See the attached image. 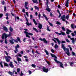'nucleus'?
Wrapping results in <instances>:
<instances>
[{
  "mask_svg": "<svg viewBox=\"0 0 76 76\" xmlns=\"http://www.w3.org/2000/svg\"><path fill=\"white\" fill-rule=\"evenodd\" d=\"M61 47H62V48H63V49H64V51L66 50V54L68 56H69L70 55V53L69 52V49H67V48H66L64 44L61 45Z\"/></svg>",
  "mask_w": 76,
  "mask_h": 76,
  "instance_id": "obj_1",
  "label": "nucleus"
},
{
  "mask_svg": "<svg viewBox=\"0 0 76 76\" xmlns=\"http://www.w3.org/2000/svg\"><path fill=\"white\" fill-rule=\"evenodd\" d=\"M11 36V34H9L7 35L5 33L2 34V39H4V38L6 39L7 37H10Z\"/></svg>",
  "mask_w": 76,
  "mask_h": 76,
  "instance_id": "obj_2",
  "label": "nucleus"
},
{
  "mask_svg": "<svg viewBox=\"0 0 76 76\" xmlns=\"http://www.w3.org/2000/svg\"><path fill=\"white\" fill-rule=\"evenodd\" d=\"M53 39H56V40L57 41V42H58V45H60V43L61 44H64L65 43H66L65 41L63 40L61 41H61L59 40V39H58L57 38H53Z\"/></svg>",
  "mask_w": 76,
  "mask_h": 76,
  "instance_id": "obj_3",
  "label": "nucleus"
},
{
  "mask_svg": "<svg viewBox=\"0 0 76 76\" xmlns=\"http://www.w3.org/2000/svg\"><path fill=\"white\" fill-rule=\"evenodd\" d=\"M24 33H25L26 34V37H28L29 38H30V36L29 35H30L31 36H32L33 35V33H28V32H27L26 31H24Z\"/></svg>",
  "mask_w": 76,
  "mask_h": 76,
  "instance_id": "obj_4",
  "label": "nucleus"
},
{
  "mask_svg": "<svg viewBox=\"0 0 76 76\" xmlns=\"http://www.w3.org/2000/svg\"><path fill=\"white\" fill-rule=\"evenodd\" d=\"M54 61H55L56 63H57L58 64L60 63V67L64 68V66H63V64L61 63V62L58 61L56 59H54Z\"/></svg>",
  "mask_w": 76,
  "mask_h": 76,
  "instance_id": "obj_5",
  "label": "nucleus"
},
{
  "mask_svg": "<svg viewBox=\"0 0 76 76\" xmlns=\"http://www.w3.org/2000/svg\"><path fill=\"white\" fill-rule=\"evenodd\" d=\"M9 42L11 44H14V42H15L17 43H18V42L19 41L18 40L14 39H11V40H10Z\"/></svg>",
  "mask_w": 76,
  "mask_h": 76,
  "instance_id": "obj_6",
  "label": "nucleus"
},
{
  "mask_svg": "<svg viewBox=\"0 0 76 76\" xmlns=\"http://www.w3.org/2000/svg\"><path fill=\"white\" fill-rule=\"evenodd\" d=\"M24 17H25V18H26V21L27 22H26V25L27 26H31L32 24L31 23H28V19H27V18L26 16V14H24Z\"/></svg>",
  "mask_w": 76,
  "mask_h": 76,
  "instance_id": "obj_7",
  "label": "nucleus"
},
{
  "mask_svg": "<svg viewBox=\"0 0 76 76\" xmlns=\"http://www.w3.org/2000/svg\"><path fill=\"white\" fill-rule=\"evenodd\" d=\"M20 46L18 44H17V46H15V50H14V52L15 53H17L16 52H18V48H19Z\"/></svg>",
  "mask_w": 76,
  "mask_h": 76,
  "instance_id": "obj_8",
  "label": "nucleus"
},
{
  "mask_svg": "<svg viewBox=\"0 0 76 76\" xmlns=\"http://www.w3.org/2000/svg\"><path fill=\"white\" fill-rule=\"evenodd\" d=\"M40 40L41 41H44V43L45 44H47L48 42V41H47V40H46L45 39V38H43V39L42 38H40Z\"/></svg>",
  "mask_w": 76,
  "mask_h": 76,
  "instance_id": "obj_9",
  "label": "nucleus"
},
{
  "mask_svg": "<svg viewBox=\"0 0 76 76\" xmlns=\"http://www.w3.org/2000/svg\"><path fill=\"white\" fill-rule=\"evenodd\" d=\"M42 70H43V72H44L47 73L48 72V69H46L45 67H43V68H42Z\"/></svg>",
  "mask_w": 76,
  "mask_h": 76,
  "instance_id": "obj_10",
  "label": "nucleus"
},
{
  "mask_svg": "<svg viewBox=\"0 0 76 76\" xmlns=\"http://www.w3.org/2000/svg\"><path fill=\"white\" fill-rule=\"evenodd\" d=\"M4 53H5L7 56L5 57L6 59L7 58V59H8V58H10V59H11V57L9 56H8V53L6 51H4Z\"/></svg>",
  "mask_w": 76,
  "mask_h": 76,
  "instance_id": "obj_11",
  "label": "nucleus"
},
{
  "mask_svg": "<svg viewBox=\"0 0 76 76\" xmlns=\"http://www.w3.org/2000/svg\"><path fill=\"white\" fill-rule=\"evenodd\" d=\"M65 15H64L61 17V19L62 20V21H65Z\"/></svg>",
  "mask_w": 76,
  "mask_h": 76,
  "instance_id": "obj_12",
  "label": "nucleus"
},
{
  "mask_svg": "<svg viewBox=\"0 0 76 76\" xmlns=\"http://www.w3.org/2000/svg\"><path fill=\"white\" fill-rule=\"evenodd\" d=\"M9 65L11 68H13L14 67V66L13 64V62L11 61L10 62V64H9Z\"/></svg>",
  "mask_w": 76,
  "mask_h": 76,
  "instance_id": "obj_13",
  "label": "nucleus"
},
{
  "mask_svg": "<svg viewBox=\"0 0 76 76\" xmlns=\"http://www.w3.org/2000/svg\"><path fill=\"white\" fill-rule=\"evenodd\" d=\"M75 39L74 38H71V40H72V42L73 45H75Z\"/></svg>",
  "mask_w": 76,
  "mask_h": 76,
  "instance_id": "obj_14",
  "label": "nucleus"
},
{
  "mask_svg": "<svg viewBox=\"0 0 76 76\" xmlns=\"http://www.w3.org/2000/svg\"><path fill=\"white\" fill-rule=\"evenodd\" d=\"M38 27L40 30L42 28V25L40 23H38Z\"/></svg>",
  "mask_w": 76,
  "mask_h": 76,
  "instance_id": "obj_15",
  "label": "nucleus"
},
{
  "mask_svg": "<svg viewBox=\"0 0 76 76\" xmlns=\"http://www.w3.org/2000/svg\"><path fill=\"white\" fill-rule=\"evenodd\" d=\"M3 30H4V31H6V32H7V31H8L7 28V27L6 26H4L3 27Z\"/></svg>",
  "mask_w": 76,
  "mask_h": 76,
  "instance_id": "obj_16",
  "label": "nucleus"
},
{
  "mask_svg": "<svg viewBox=\"0 0 76 76\" xmlns=\"http://www.w3.org/2000/svg\"><path fill=\"white\" fill-rule=\"evenodd\" d=\"M69 0H66V3L65 4V6L66 7H68L69 6H68V4H69Z\"/></svg>",
  "mask_w": 76,
  "mask_h": 76,
  "instance_id": "obj_17",
  "label": "nucleus"
},
{
  "mask_svg": "<svg viewBox=\"0 0 76 76\" xmlns=\"http://www.w3.org/2000/svg\"><path fill=\"white\" fill-rule=\"evenodd\" d=\"M66 31H66V34L69 35V32H72V31L69 29H66Z\"/></svg>",
  "mask_w": 76,
  "mask_h": 76,
  "instance_id": "obj_18",
  "label": "nucleus"
},
{
  "mask_svg": "<svg viewBox=\"0 0 76 76\" xmlns=\"http://www.w3.org/2000/svg\"><path fill=\"white\" fill-rule=\"evenodd\" d=\"M57 12L58 13H59V16H58V17L59 18H60V17H61V15L60 13V11H59V10L58 9L57 10Z\"/></svg>",
  "mask_w": 76,
  "mask_h": 76,
  "instance_id": "obj_19",
  "label": "nucleus"
},
{
  "mask_svg": "<svg viewBox=\"0 0 76 76\" xmlns=\"http://www.w3.org/2000/svg\"><path fill=\"white\" fill-rule=\"evenodd\" d=\"M4 66L9 67V65H8V64L6 63H4Z\"/></svg>",
  "mask_w": 76,
  "mask_h": 76,
  "instance_id": "obj_20",
  "label": "nucleus"
},
{
  "mask_svg": "<svg viewBox=\"0 0 76 76\" xmlns=\"http://www.w3.org/2000/svg\"><path fill=\"white\" fill-rule=\"evenodd\" d=\"M32 1H33L34 3L38 4V0H32Z\"/></svg>",
  "mask_w": 76,
  "mask_h": 76,
  "instance_id": "obj_21",
  "label": "nucleus"
},
{
  "mask_svg": "<svg viewBox=\"0 0 76 76\" xmlns=\"http://www.w3.org/2000/svg\"><path fill=\"white\" fill-rule=\"evenodd\" d=\"M9 29H10V32H13V28H11V26L10 27Z\"/></svg>",
  "mask_w": 76,
  "mask_h": 76,
  "instance_id": "obj_22",
  "label": "nucleus"
},
{
  "mask_svg": "<svg viewBox=\"0 0 76 76\" xmlns=\"http://www.w3.org/2000/svg\"><path fill=\"white\" fill-rule=\"evenodd\" d=\"M33 22L34 23L35 25H37V23L36 22V21H35V20H34V19H33Z\"/></svg>",
  "mask_w": 76,
  "mask_h": 76,
  "instance_id": "obj_23",
  "label": "nucleus"
},
{
  "mask_svg": "<svg viewBox=\"0 0 76 76\" xmlns=\"http://www.w3.org/2000/svg\"><path fill=\"white\" fill-rule=\"evenodd\" d=\"M43 16H44V18H45V20H46L47 21L48 20V19L47 18V17L45 16V14L43 15Z\"/></svg>",
  "mask_w": 76,
  "mask_h": 76,
  "instance_id": "obj_24",
  "label": "nucleus"
},
{
  "mask_svg": "<svg viewBox=\"0 0 76 76\" xmlns=\"http://www.w3.org/2000/svg\"><path fill=\"white\" fill-rule=\"evenodd\" d=\"M16 40H18V42H20V39L18 37H17V39H16Z\"/></svg>",
  "mask_w": 76,
  "mask_h": 76,
  "instance_id": "obj_25",
  "label": "nucleus"
},
{
  "mask_svg": "<svg viewBox=\"0 0 76 76\" xmlns=\"http://www.w3.org/2000/svg\"><path fill=\"white\" fill-rule=\"evenodd\" d=\"M33 30L37 33L38 32V31L37 30V29L35 28H33Z\"/></svg>",
  "mask_w": 76,
  "mask_h": 76,
  "instance_id": "obj_26",
  "label": "nucleus"
},
{
  "mask_svg": "<svg viewBox=\"0 0 76 76\" xmlns=\"http://www.w3.org/2000/svg\"><path fill=\"white\" fill-rule=\"evenodd\" d=\"M31 66L33 67L34 68H35L36 67V65L34 64H33L31 65Z\"/></svg>",
  "mask_w": 76,
  "mask_h": 76,
  "instance_id": "obj_27",
  "label": "nucleus"
},
{
  "mask_svg": "<svg viewBox=\"0 0 76 76\" xmlns=\"http://www.w3.org/2000/svg\"><path fill=\"white\" fill-rule=\"evenodd\" d=\"M17 61H18V63H19V61H22V59L20 58H18Z\"/></svg>",
  "mask_w": 76,
  "mask_h": 76,
  "instance_id": "obj_28",
  "label": "nucleus"
},
{
  "mask_svg": "<svg viewBox=\"0 0 76 76\" xmlns=\"http://www.w3.org/2000/svg\"><path fill=\"white\" fill-rule=\"evenodd\" d=\"M49 27L48 26H47V31H50V30L49 29Z\"/></svg>",
  "mask_w": 76,
  "mask_h": 76,
  "instance_id": "obj_29",
  "label": "nucleus"
},
{
  "mask_svg": "<svg viewBox=\"0 0 76 76\" xmlns=\"http://www.w3.org/2000/svg\"><path fill=\"white\" fill-rule=\"evenodd\" d=\"M20 18H19V17L18 16L16 17H15V21H16V19H17L18 20H19Z\"/></svg>",
  "mask_w": 76,
  "mask_h": 76,
  "instance_id": "obj_30",
  "label": "nucleus"
},
{
  "mask_svg": "<svg viewBox=\"0 0 76 76\" xmlns=\"http://www.w3.org/2000/svg\"><path fill=\"white\" fill-rule=\"evenodd\" d=\"M65 18L66 20H68L69 18V15H67L65 16Z\"/></svg>",
  "mask_w": 76,
  "mask_h": 76,
  "instance_id": "obj_31",
  "label": "nucleus"
},
{
  "mask_svg": "<svg viewBox=\"0 0 76 76\" xmlns=\"http://www.w3.org/2000/svg\"><path fill=\"white\" fill-rule=\"evenodd\" d=\"M2 62L1 61V62H0V66H1V67L3 68V66L2 65Z\"/></svg>",
  "mask_w": 76,
  "mask_h": 76,
  "instance_id": "obj_32",
  "label": "nucleus"
},
{
  "mask_svg": "<svg viewBox=\"0 0 76 76\" xmlns=\"http://www.w3.org/2000/svg\"><path fill=\"white\" fill-rule=\"evenodd\" d=\"M45 10H46V11H48L49 12H50V8H46V9H45Z\"/></svg>",
  "mask_w": 76,
  "mask_h": 76,
  "instance_id": "obj_33",
  "label": "nucleus"
},
{
  "mask_svg": "<svg viewBox=\"0 0 76 76\" xmlns=\"http://www.w3.org/2000/svg\"><path fill=\"white\" fill-rule=\"evenodd\" d=\"M58 48V46L56 44H55V45H54V48Z\"/></svg>",
  "mask_w": 76,
  "mask_h": 76,
  "instance_id": "obj_34",
  "label": "nucleus"
},
{
  "mask_svg": "<svg viewBox=\"0 0 76 76\" xmlns=\"http://www.w3.org/2000/svg\"><path fill=\"white\" fill-rule=\"evenodd\" d=\"M74 65V63L72 62H71V63H70V66H73L72 65Z\"/></svg>",
  "mask_w": 76,
  "mask_h": 76,
  "instance_id": "obj_35",
  "label": "nucleus"
},
{
  "mask_svg": "<svg viewBox=\"0 0 76 76\" xmlns=\"http://www.w3.org/2000/svg\"><path fill=\"white\" fill-rule=\"evenodd\" d=\"M28 4V2H25V3L24 4L25 6H27V4Z\"/></svg>",
  "mask_w": 76,
  "mask_h": 76,
  "instance_id": "obj_36",
  "label": "nucleus"
},
{
  "mask_svg": "<svg viewBox=\"0 0 76 76\" xmlns=\"http://www.w3.org/2000/svg\"><path fill=\"white\" fill-rule=\"evenodd\" d=\"M56 24L58 25H61V23L60 22H59V21H57L56 22Z\"/></svg>",
  "mask_w": 76,
  "mask_h": 76,
  "instance_id": "obj_37",
  "label": "nucleus"
},
{
  "mask_svg": "<svg viewBox=\"0 0 76 76\" xmlns=\"http://www.w3.org/2000/svg\"><path fill=\"white\" fill-rule=\"evenodd\" d=\"M49 25H50V26H51L53 27H54V26H53V24H52L51 23L49 22Z\"/></svg>",
  "mask_w": 76,
  "mask_h": 76,
  "instance_id": "obj_38",
  "label": "nucleus"
},
{
  "mask_svg": "<svg viewBox=\"0 0 76 76\" xmlns=\"http://www.w3.org/2000/svg\"><path fill=\"white\" fill-rule=\"evenodd\" d=\"M68 47L69 48V49H70V50H71V51H72V48L71 47H70V45H69L68 46Z\"/></svg>",
  "mask_w": 76,
  "mask_h": 76,
  "instance_id": "obj_39",
  "label": "nucleus"
},
{
  "mask_svg": "<svg viewBox=\"0 0 76 76\" xmlns=\"http://www.w3.org/2000/svg\"><path fill=\"white\" fill-rule=\"evenodd\" d=\"M8 74H10V75H12L13 74V73L11 72L10 71H9L8 72Z\"/></svg>",
  "mask_w": 76,
  "mask_h": 76,
  "instance_id": "obj_40",
  "label": "nucleus"
},
{
  "mask_svg": "<svg viewBox=\"0 0 76 76\" xmlns=\"http://www.w3.org/2000/svg\"><path fill=\"white\" fill-rule=\"evenodd\" d=\"M50 55H51V57H52L53 58L55 56H55V55L52 54V53H50Z\"/></svg>",
  "mask_w": 76,
  "mask_h": 76,
  "instance_id": "obj_41",
  "label": "nucleus"
},
{
  "mask_svg": "<svg viewBox=\"0 0 76 76\" xmlns=\"http://www.w3.org/2000/svg\"><path fill=\"white\" fill-rule=\"evenodd\" d=\"M33 18L32 15H30V19L32 20V19Z\"/></svg>",
  "mask_w": 76,
  "mask_h": 76,
  "instance_id": "obj_42",
  "label": "nucleus"
},
{
  "mask_svg": "<svg viewBox=\"0 0 76 76\" xmlns=\"http://www.w3.org/2000/svg\"><path fill=\"white\" fill-rule=\"evenodd\" d=\"M45 52L46 53L47 55H49V53L45 50Z\"/></svg>",
  "mask_w": 76,
  "mask_h": 76,
  "instance_id": "obj_43",
  "label": "nucleus"
},
{
  "mask_svg": "<svg viewBox=\"0 0 76 76\" xmlns=\"http://www.w3.org/2000/svg\"><path fill=\"white\" fill-rule=\"evenodd\" d=\"M4 43H5L6 44H7V39H5V40H4Z\"/></svg>",
  "mask_w": 76,
  "mask_h": 76,
  "instance_id": "obj_44",
  "label": "nucleus"
},
{
  "mask_svg": "<svg viewBox=\"0 0 76 76\" xmlns=\"http://www.w3.org/2000/svg\"><path fill=\"white\" fill-rule=\"evenodd\" d=\"M72 54L73 56H76V54H75V53L73 51H72Z\"/></svg>",
  "mask_w": 76,
  "mask_h": 76,
  "instance_id": "obj_45",
  "label": "nucleus"
},
{
  "mask_svg": "<svg viewBox=\"0 0 76 76\" xmlns=\"http://www.w3.org/2000/svg\"><path fill=\"white\" fill-rule=\"evenodd\" d=\"M61 29L64 31H65V28L64 27H61Z\"/></svg>",
  "mask_w": 76,
  "mask_h": 76,
  "instance_id": "obj_46",
  "label": "nucleus"
},
{
  "mask_svg": "<svg viewBox=\"0 0 76 76\" xmlns=\"http://www.w3.org/2000/svg\"><path fill=\"white\" fill-rule=\"evenodd\" d=\"M6 62H10V59H7V58L6 59Z\"/></svg>",
  "mask_w": 76,
  "mask_h": 76,
  "instance_id": "obj_47",
  "label": "nucleus"
},
{
  "mask_svg": "<svg viewBox=\"0 0 76 76\" xmlns=\"http://www.w3.org/2000/svg\"><path fill=\"white\" fill-rule=\"evenodd\" d=\"M4 12H6V6H4Z\"/></svg>",
  "mask_w": 76,
  "mask_h": 76,
  "instance_id": "obj_48",
  "label": "nucleus"
},
{
  "mask_svg": "<svg viewBox=\"0 0 76 76\" xmlns=\"http://www.w3.org/2000/svg\"><path fill=\"white\" fill-rule=\"evenodd\" d=\"M34 8L35 9V10H38L39 9L38 7H37L36 6H34Z\"/></svg>",
  "mask_w": 76,
  "mask_h": 76,
  "instance_id": "obj_49",
  "label": "nucleus"
},
{
  "mask_svg": "<svg viewBox=\"0 0 76 76\" xmlns=\"http://www.w3.org/2000/svg\"><path fill=\"white\" fill-rule=\"evenodd\" d=\"M52 40H53V41H54V43H57V42H56V40H54L53 39H52Z\"/></svg>",
  "mask_w": 76,
  "mask_h": 76,
  "instance_id": "obj_50",
  "label": "nucleus"
},
{
  "mask_svg": "<svg viewBox=\"0 0 76 76\" xmlns=\"http://www.w3.org/2000/svg\"><path fill=\"white\" fill-rule=\"evenodd\" d=\"M71 28H72V29H74V24H71Z\"/></svg>",
  "mask_w": 76,
  "mask_h": 76,
  "instance_id": "obj_51",
  "label": "nucleus"
},
{
  "mask_svg": "<svg viewBox=\"0 0 76 76\" xmlns=\"http://www.w3.org/2000/svg\"><path fill=\"white\" fill-rule=\"evenodd\" d=\"M3 16V14H0V18H1Z\"/></svg>",
  "mask_w": 76,
  "mask_h": 76,
  "instance_id": "obj_52",
  "label": "nucleus"
},
{
  "mask_svg": "<svg viewBox=\"0 0 76 76\" xmlns=\"http://www.w3.org/2000/svg\"><path fill=\"white\" fill-rule=\"evenodd\" d=\"M66 42H69V43L70 42V41L69 40L67 39H66Z\"/></svg>",
  "mask_w": 76,
  "mask_h": 76,
  "instance_id": "obj_53",
  "label": "nucleus"
},
{
  "mask_svg": "<svg viewBox=\"0 0 76 76\" xmlns=\"http://www.w3.org/2000/svg\"><path fill=\"white\" fill-rule=\"evenodd\" d=\"M4 1L3 0L1 2V4H2V5H4Z\"/></svg>",
  "mask_w": 76,
  "mask_h": 76,
  "instance_id": "obj_54",
  "label": "nucleus"
},
{
  "mask_svg": "<svg viewBox=\"0 0 76 76\" xmlns=\"http://www.w3.org/2000/svg\"><path fill=\"white\" fill-rule=\"evenodd\" d=\"M50 16L51 17H54V15H53V14L51 13H50Z\"/></svg>",
  "mask_w": 76,
  "mask_h": 76,
  "instance_id": "obj_55",
  "label": "nucleus"
},
{
  "mask_svg": "<svg viewBox=\"0 0 76 76\" xmlns=\"http://www.w3.org/2000/svg\"><path fill=\"white\" fill-rule=\"evenodd\" d=\"M61 34L63 35V36H65V33L64 32H61Z\"/></svg>",
  "mask_w": 76,
  "mask_h": 76,
  "instance_id": "obj_56",
  "label": "nucleus"
},
{
  "mask_svg": "<svg viewBox=\"0 0 76 76\" xmlns=\"http://www.w3.org/2000/svg\"><path fill=\"white\" fill-rule=\"evenodd\" d=\"M26 15L27 17H29V15H28V12H26Z\"/></svg>",
  "mask_w": 76,
  "mask_h": 76,
  "instance_id": "obj_57",
  "label": "nucleus"
},
{
  "mask_svg": "<svg viewBox=\"0 0 76 76\" xmlns=\"http://www.w3.org/2000/svg\"><path fill=\"white\" fill-rule=\"evenodd\" d=\"M41 16V15L39 13V14L38 15V18L39 19L40 18Z\"/></svg>",
  "mask_w": 76,
  "mask_h": 76,
  "instance_id": "obj_58",
  "label": "nucleus"
},
{
  "mask_svg": "<svg viewBox=\"0 0 76 76\" xmlns=\"http://www.w3.org/2000/svg\"><path fill=\"white\" fill-rule=\"evenodd\" d=\"M20 70V68H17V72H19Z\"/></svg>",
  "mask_w": 76,
  "mask_h": 76,
  "instance_id": "obj_59",
  "label": "nucleus"
},
{
  "mask_svg": "<svg viewBox=\"0 0 76 76\" xmlns=\"http://www.w3.org/2000/svg\"><path fill=\"white\" fill-rule=\"evenodd\" d=\"M26 38H25L24 39H23V42H26Z\"/></svg>",
  "mask_w": 76,
  "mask_h": 76,
  "instance_id": "obj_60",
  "label": "nucleus"
},
{
  "mask_svg": "<svg viewBox=\"0 0 76 76\" xmlns=\"http://www.w3.org/2000/svg\"><path fill=\"white\" fill-rule=\"evenodd\" d=\"M71 35H72V36L74 37L75 36V34H74V33H71Z\"/></svg>",
  "mask_w": 76,
  "mask_h": 76,
  "instance_id": "obj_61",
  "label": "nucleus"
},
{
  "mask_svg": "<svg viewBox=\"0 0 76 76\" xmlns=\"http://www.w3.org/2000/svg\"><path fill=\"white\" fill-rule=\"evenodd\" d=\"M35 53H37L38 54H40V53H38V51L37 50L36 51H35Z\"/></svg>",
  "mask_w": 76,
  "mask_h": 76,
  "instance_id": "obj_62",
  "label": "nucleus"
},
{
  "mask_svg": "<svg viewBox=\"0 0 76 76\" xmlns=\"http://www.w3.org/2000/svg\"><path fill=\"white\" fill-rule=\"evenodd\" d=\"M23 75H24L22 73V72H21L20 76H22Z\"/></svg>",
  "mask_w": 76,
  "mask_h": 76,
  "instance_id": "obj_63",
  "label": "nucleus"
},
{
  "mask_svg": "<svg viewBox=\"0 0 76 76\" xmlns=\"http://www.w3.org/2000/svg\"><path fill=\"white\" fill-rule=\"evenodd\" d=\"M51 52L52 53H54V50L53 49H51Z\"/></svg>",
  "mask_w": 76,
  "mask_h": 76,
  "instance_id": "obj_64",
  "label": "nucleus"
}]
</instances>
